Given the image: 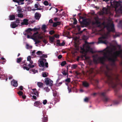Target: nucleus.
I'll return each mask as SVG.
<instances>
[{"label":"nucleus","instance_id":"obj_1","mask_svg":"<svg viewBox=\"0 0 122 122\" xmlns=\"http://www.w3.org/2000/svg\"><path fill=\"white\" fill-rule=\"evenodd\" d=\"M108 48L107 47L103 50L98 51L99 52L103 53V56L102 57H99L97 59L94 58L93 61L94 62L96 63L100 62L102 64H104L105 62L107 59L109 61L114 63L117 60L118 57H122V50L114 52L112 54V49L110 51L109 50H107Z\"/></svg>","mask_w":122,"mask_h":122},{"label":"nucleus","instance_id":"obj_2","mask_svg":"<svg viewBox=\"0 0 122 122\" xmlns=\"http://www.w3.org/2000/svg\"><path fill=\"white\" fill-rule=\"evenodd\" d=\"M107 71H105V75L106 80V83L113 88H116L117 86L120 85L122 87V81H121L118 77L119 75L118 74H113L110 71V69L107 66H106Z\"/></svg>","mask_w":122,"mask_h":122},{"label":"nucleus","instance_id":"obj_3","mask_svg":"<svg viewBox=\"0 0 122 122\" xmlns=\"http://www.w3.org/2000/svg\"><path fill=\"white\" fill-rule=\"evenodd\" d=\"M111 5H113L115 8L119 6H120L118 10V11L122 13V2L121 1H117L114 0L113 2H110Z\"/></svg>","mask_w":122,"mask_h":122},{"label":"nucleus","instance_id":"obj_4","mask_svg":"<svg viewBox=\"0 0 122 122\" xmlns=\"http://www.w3.org/2000/svg\"><path fill=\"white\" fill-rule=\"evenodd\" d=\"M109 91V89H108L107 90H105L103 92L99 93L100 95L102 97V100L104 102H107L110 100V98L108 97L106 95L107 92Z\"/></svg>","mask_w":122,"mask_h":122},{"label":"nucleus","instance_id":"obj_5","mask_svg":"<svg viewBox=\"0 0 122 122\" xmlns=\"http://www.w3.org/2000/svg\"><path fill=\"white\" fill-rule=\"evenodd\" d=\"M108 34H107L105 36H103L102 37L99 38H98V43H103L107 44V40H104L105 39H107L108 38Z\"/></svg>","mask_w":122,"mask_h":122},{"label":"nucleus","instance_id":"obj_6","mask_svg":"<svg viewBox=\"0 0 122 122\" xmlns=\"http://www.w3.org/2000/svg\"><path fill=\"white\" fill-rule=\"evenodd\" d=\"M38 32H36L34 33L33 35V37H32L31 38V39L33 40L35 42V44H37L39 43L40 42V41L39 40H38L37 39V35L38 34Z\"/></svg>","mask_w":122,"mask_h":122},{"label":"nucleus","instance_id":"obj_7","mask_svg":"<svg viewBox=\"0 0 122 122\" xmlns=\"http://www.w3.org/2000/svg\"><path fill=\"white\" fill-rule=\"evenodd\" d=\"M107 30L109 32L112 31L114 32L115 30L114 28V25L113 24H112L110 25H107L106 26Z\"/></svg>","mask_w":122,"mask_h":122},{"label":"nucleus","instance_id":"obj_8","mask_svg":"<svg viewBox=\"0 0 122 122\" xmlns=\"http://www.w3.org/2000/svg\"><path fill=\"white\" fill-rule=\"evenodd\" d=\"M48 78L46 79V80H45V84L46 85H49L50 86H52L53 81L51 80L50 79H48Z\"/></svg>","mask_w":122,"mask_h":122},{"label":"nucleus","instance_id":"obj_9","mask_svg":"<svg viewBox=\"0 0 122 122\" xmlns=\"http://www.w3.org/2000/svg\"><path fill=\"white\" fill-rule=\"evenodd\" d=\"M41 16V15L40 13L38 12L35 13L34 15L35 19L37 20H39Z\"/></svg>","mask_w":122,"mask_h":122},{"label":"nucleus","instance_id":"obj_10","mask_svg":"<svg viewBox=\"0 0 122 122\" xmlns=\"http://www.w3.org/2000/svg\"><path fill=\"white\" fill-rule=\"evenodd\" d=\"M79 21L81 25H89V22L87 21L86 19H83V20H82L81 21Z\"/></svg>","mask_w":122,"mask_h":122},{"label":"nucleus","instance_id":"obj_11","mask_svg":"<svg viewBox=\"0 0 122 122\" xmlns=\"http://www.w3.org/2000/svg\"><path fill=\"white\" fill-rule=\"evenodd\" d=\"M86 45V50L87 51H89L92 52V49L91 48L90 46L88 44V43H87L86 41H85Z\"/></svg>","mask_w":122,"mask_h":122},{"label":"nucleus","instance_id":"obj_12","mask_svg":"<svg viewBox=\"0 0 122 122\" xmlns=\"http://www.w3.org/2000/svg\"><path fill=\"white\" fill-rule=\"evenodd\" d=\"M43 118H42V122H47L48 121L47 116L43 114Z\"/></svg>","mask_w":122,"mask_h":122},{"label":"nucleus","instance_id":"obj_13","mask_svg":"<svg viewBox=\"0 0 122 122\" xmlns=\"http://www.w3.org/2000/svg\"><path fill=\"white\" fill-rule=\"evenodd\" d=\"M11 83V85L14 87H16L18 86L17 81L14 80H13Z\"/></svg>","mask_w":122,"mask_h":122},{"label":"nucleus","instance_id":"obj_14","mask_svg":"<svg viewBox=\"0 0 122 122\" xmlns=\"http://www.w3.org/2000/svg\"><path fill=\"white\" fill-rule=\"evenodd\" d=\"M28 20L27 19H24L23 20V22H21V24L22 25H28Z\"/></svg>","mask_w":122,"mask_h":122},{"label":"nucleus","instance_id":"obj_15","mask_svg":"<svg viewBox=\"0 0 122 122\" xmlns=\"http://www.w3.org/2000/svg\"><path fill=\"white\" fill-rule=\"evenodd\" d=\"M42 104L41 102L40 101H36L34 103V106H35L37 107L39 105Z\"/></svg>","mask_w":122,"mask_h":122},{"label":"nucleus","instance_id":"obj_16","mask_svg":"<svg viewBox=\"0 0 122 122\" xmlns=\"http://www.w3.org/2000/svg\"><path fill=\"white\" fill-rule=\"evenodd\" d=\"M83 85L85 87H88L89 86V84L86 81H84L83 82Z\"/></svg>","mask_w":122,"mask_h":122},{"label":"nucleus","instance_id":"obj_17","mask_svg":"<svg viewBox=\"0 0 122 122\" xmlns=\"http://www.w3.org/2000/svg\"><path fill=\"white\" fill-rule=\"evenodd\" d=\"M46 25H42L41 29L44 32H46Z\"/></svg>","mask_w":122,"mask_h":122},{"label":"nucleus","instance_id":"obj_18","mask_svg":"<svg viewBox=\"0 0 122 122\" xmlns=\"http://www.w3.org/2000/svg\"><path fill=\"white\" fill-rule=\"evenodd\" d=\"M61 22H54L53 25V26L54 27H56L57 26L60 24Z\"/></svg>","mask_w":122,"mask_h":122},{"label":"nucleus","instance_id":"obj_19","mask_svg":"<svg viewBox=\"0 0 122 122\" xmlns=\"http://www.w3.org/2000/svg\"><path fill=\"white\" fill-rule=\"evenodd\" d=\"M37 85L40 88H42L43 86V84L41 82H37Z\"/></svg>","mask_w":122,"mask_h":122},{"label":"nucleus","instance_id":"obj_20","mask_svg":"<svg viewBox=\"0 0 122 122\" xmlns=\"http://www.w3.org/2000/svg\"><path fill=\"white\" fill-rule=\"evenodd\" d=\"M17 8V11H18V13H20L23 12L22 10V9L20 6H18Z\"/></svg>","mask_w":122,"mask_h":122},{"label":"nucleus","instance_id":"obj_21","mask_svg":"<svg viewBox=\"0 0 122 122\" xmlns=\"http://www.w3.org/2000/svg\"><path fill=\"white\" fill-rule=\"evenodd\" d=\"M9 18L10 20H13L15 19V16L14 15H10L9 16Z\"/></svg>","mask_w":122,"mask_h":122},{"label":"nucleus","instance_id":"obj_22","mask_svg":"<svg viewBox=\"0 0 122 122\" xmlns=\"http://www.w3.org/2000/svg\"><path fill=\"white\" fill-rule=\"evenodd\" d=\"M18 25V24L17 25L16 23H14L11 24L10 26L12 28H14L17 27Z\"/></svg>","mask_w":122,"mask_h":122},{"label":"nucleus","instance_id":"obj_23","mask_svg":"<svg viewBox=\"0 0 122 122\" xmlns=\"http://www.w3.org/2000/svg\"><path fill=\"white\" fill-rule=\"evenodd\" d=\"M41 65L42 67H43L45 66L44 63L42 61H41L40 62V64H39V66L40 67H41Z\"/></svg>","mask_w":122,"mask_h":122},{"label":"nucleus","instance_id":"obj_24","mask_svg":"<svg viewBox=\"0 0 122 122\" xmlns=\"http://www.w3.org/2000/svg\"><path fill=\"white\" fill-rule=\"evenodd\" d=\"M99 20H98L96 21L95 24H96L98 25V27H100L101 26V22L99 21Z\"/></svg>","mask_w":122,"mask_h":122},{"label":"nucleus","instance_id":"obj_25","mask_svg":"<svg viewBox=\"0 0 122 122\" xmlns=\"http://www.w3.org/2000/svg\"><path fill=\"white\" fill-rule=\"evenodd\" d=\"M49 40L51 43L53 42L55 38L54 37H49Z\"/></svg>","mask_w":122,"mask_h":122},{"label":"nucleus","instance_id":"obj_26","mask_svg":"<svg viewBox=\"0 0 122 122\" xmlns=\"http://www.w3.org/2000/svg\"><path fill=\"white\" fill-rule=\"evenodd\" d=\"M33 90L34 91V93H33V94L37 96H38L39 93L36 90V89H33Z\"/></svg>","mask_w":122,"mask_h":122},{"label":"nucleus","instance_id":"obj_27","mask_svg":"<svg viewBox=\"0 0 122 122\" xmlns=\"http://www.w3.org/2000/svg\"><path fill=\"white\" fill-rule=\"evenodd\" d=\"M31 31H32V29L30 28H28L25 30L26 32L27 33H30V32Z\"/></svg>","mask_w":122,"mask_h":122},{"label":"nucleus","instance_id":"obj_28","mask_svg":"<svg viewBox=\"0 0 122 122\" xmlns=\"http://www.w3.org/2000/svg\"><path fill=\"white\" fill-rule=\"evenodd\" d=\"M119 101L118 100H115L113 101V103L114 105H117L119 103Z\"/></svg>","mask_w":122,"mask_h":122},{"label":"nucleus","instance_id":"obj_29","mask_svg":"<svg viewBox=\"0 0 122 122\" xmlns=\"http://www.w3.org/2000/svg\"><path fill=\"white\" fill-rule=\"evenodd\" d=\"M62 73L64 75L66 76L67 75V77H68V73L66 72L65 71H63L62 72Z\"/></svg>","mask_w":122,"mask_h":122},{"label":"nucleus","instance_id":"obj_30","mask_svg":"<svg viewBox=\"0 0 122 122\" xmlns=\"http://www.w3.org/2000/svg\"><path fill=\"white\" fill-rule=\"evenodd\" d=\"M22 59V58L21 57H20L19 58H18L17 59V62L18 63H20Z\"/></svg>","mask_w":122,"mask_h":122},{"label":"nucleus","instance_id":"obj_31","mask_svg":"<svg viewBox=\"0 0 122 122\" xmlns=\"http://www.w3.org/2000/svg\"><path fill=\"white\" fill-rule=\"evenodd\" d=\"M66 64V61H62L61 63V66H64Z\"/></svg>","mask_w":122,"mask_h":122},{"label":"nucleus","instance_id":"obj_32","mask_svg":"<svg viewBox=\"0 0 122 122\" xmlns=\"http://www.w3.org/2000/svg\"><path fill=\"white\" fill-rule=\"evenodd\" d=\"M65 81L69 83L71 82V78H68L65 80Z\"/></svg>","mask_w":122,"mask_h":122},{"label":"nucleus","instance_id":"obj_33","mask_svg":"<svg viewBox=\"0 0 122 122\" xmlns=\"http://www.w3.org/2000/svg\"><path fill=\"white\" fill-rule=\"evenodd\" d=\"M36 54L37 55L39 56L41 54H42V53L41 51H38L37 52H36Z\"/></svg>","mask_w":122,"mask_h":122},{"label":"nucleus","instance_id":"obj_34","mask_svg":"<svg viewBox=\"0 0 122 122\" xmlns=\"http://www.w3.org/2000/svg\"><path fill=\"white\" fill-rule=\"evenodd\" d=\"M17 16L18 17L20 18H22L23 16V14L21 13H19L18 14Z\"/></svg>","mask_w":122,"mask_h":122},{"label":"nucleus","instance_id":"obj_35","mask_svg":"<svg viewBox=\"0 0 122 122\" xmlns=\"http://www.w3.org/2000/svg\"><path fill=\"white\" fill-rule=\"evenodd\" d=\"M73 20H74V22L73 23V24L74 25L76 24L77 23V21L76 20V18H74Z\"/></svg>","mask_w":122,"mask_h":122},{"label":"nucleus","instance_id":"obj_36","mask_svg":"<svg viewBox=\"0 0 122 122\" xmlns=\"http://www.w3.org/2000/svg\"><path fill=\"white\" fill-rule=\"evenodd\" d=\"M42 76L44 77H47L48 75L47 74L46 72L43 73H42Z\"/></svg>","mask_w":122,"mask_h":122},{"label":"nucleus","instance_id":"obj_37","mask_svg":"<svg viewBox=\"0 0 122 122\" xmlns=\"http://www.w3.org/2000/svg\"><path fill=\"white\" fill-rule=\"evenodd\" d=\"M44 89L45 90L46 92H48L50 91V89L48 88V87H45L44 88Z\"/></svg>","mask_w":122,"mask_h":122},{"label":"nucleus","instance_id":"obj_38","mask_svg":"<svg viewBox=\"0 0 122 122\" xmlns=\"http://www.w3.org/2000/svg\"><path fill=\"white\" fill-rule=\"evenodd\" d=\"M36 51L35 50H34L32 52L31 55L34 56L36 57V56L35 55V53Z\"/></svg>","mask_w":122,"mask_h":122},{"label":"nucleus","instance_id":"obj_39","mask_svg":"<svg viewBox=\"0 0 122 122\" xmlns=\"http://www.w3.org/2000/svg\"><path fill=\"white\" fill-rule=\"evenodd\" d=\"M17 93L20 96H22L23 94V92L21 91H19L17 92Z\"/></svg>","mask_w":122,"mask_h":122},{"label":"nucleus","instance_id":"obj_40","mask_svg":"<svg viewBox=\"0 0 122 122\" xmlns=\"http://www.w3.org/2000/svg\"><path fill=\"white\" fill-rule=\"evenodd\" d=\"M45 5H49V3L47 1H45L43 3Z\"/></svg>","mask_w":122,"mask_h":122},{"label":"nucleus","instance_id":"obj_41","mask_svg":"<svg viewBox=\"0 0 122 122\" xmlns=\"http://www.w3.org/2000/svg\"><path fill=\"white\" fill-rule=\"evenodd\" d=\"M28 66L30 68H33L35 67V65H31L30 64H28Z\"/></svg>","mask_w":122,"mask_h":122},{"label":"nucleus","instance_id":"obj_42","mask_svg":"<svg viewBox=\"0 0 122 122\" xmlns=\"http://www.w3.org/2000/svg\"><path fill=\"white\" fill-rule=\"evenodd\" d=\"M40 29V28H34L33 29H32V31H37L38 30H39Z\"/></svg>","mask_w":122,"mask_h":122},{"label":"nucleus","instance_id":"obj_43","mask_svg":"<svg viewBox=\"0 0 122 122\" xmlns=\"http://www.w3.org/2000/svg\"><path fill=\"white\" fill-rule=\"evenodd\" d=\"M23 68L24 69H26L27 71H29L30 70V68L28 67H27L26 66H24L23 67Z\"/></svg>","mask_w":122,"mask_h":122},{"label":"nucleus","instance_id":"obj_44","mask_svg":"<svg viewBox=\"0 0 122 122\" xmlns=\"http://www.w3.org/2000/svg\"><path fill=\"white\" fill-rule=\"evenodd\" d=\"M55 33L54 31L53 30H51L49 31V34L51 35H52Z\"/></svg>","mask_w":122,"mask_h":122},{"label":"nucleus","instance_id":"obj_45","mask_svg":"<svg viewBox=\"0 0 122 122\" xmlns=\"http://www.w3.org/2000/svg\"><path fill=\"white\" fill-rule=\"evenodd\" d=\"M77 67V65L76 64H73L72 65V68L75 69Z\"/></svg>","mask_w":122,"mask_h":122},{"label":"nucleus","instance_id":"obj_46","mask_svg":"<svg viewBox=\"0 0 122 122\" xmlns=\"http://www.w3.org/2000/svg\"><path fill=\"white\" fill-rule=\"evenodd\" d=\"M31 56H29L27 57V61H30L31 60Z\"/></svg>","mask_w":122,"mask_h":122},{"label":"nucleus","instance_id":"obj_47","mask_svg":"<svg viewBox=\"0 0 122 122\" xmlns=\"http://www.w3.org/2000/svg\"><path fill=\"white\" fill-rule=\"evenodd\" d=\"M13 1L17 3L18 4H20V2L19 1L17 0H13Z\"/></svg>","mask_w":122,"mask_h":122},{"label":"nucleus","instance_id":"obj_48","mask_svg":"<svg viewBox=\"0 0 122 122\" xmlns=\"http://www.w3.org/2000/svg\"><path fill=\"white\" fill-rule=\"evenodd\" d=\"M57 43H56L57 44L59 45L60 46V40H57Z\"/></svg>","mask_w":122,"mask_h":122},{"label":"nucleus","instance_id":"obj_49","mask_svg":"<svg viewBox=\"0 0 122 122\" xmlns=\"http://www.w3.org/2000/svg\"><path fill=\"white\" fill-rule=\"evenodd\" d=\"M26 46H27V49H30H30H31L32 47V46H29V45H28V44H27L26 45Z\"/></svg>","mask_w":122,"mask_h":122},{"label":"nucleus","instance_id":"obj_50","mask_svg":"<svg viewBox=\"0 0 122 122\" xmlns=\"http://www.w3.org/2000/svg\"><path fill=\"white\" fill-rule=\"evenodd\" d=\"M32 71L34 72V73H36L38 72L37 70H36L35 69H32Z\"/></svg>","mask_w":122,"mask_h":122},{"label":"nucleus","instance_id":"obj_51","mask_svg":"<svg viewBox=\"0 0 122 122\" xmlns=\"http://www.w3.org/2000/svg\"><path fill=\"white\" fill-rule=\"evenodd\" d=\"M47 102V100H45L43 101V104L44 105H45L46 104Z\"/></svg>","mask_w":122,"mask_h":122},{"label":"nucleus","instance_id":"obj_52","mask_svg":"<svg viewBox=\"0 0 122 122\" xmlns=\"http://www.w3.org/2000/svg\"><path fill=\"white\" fill-rule=\"evenodd\" d=\"M41 56L43 57L47 58V56L46 55L43 54L42 55V56Z\"/></svg>","mask_w":122,"mask_h":122},{"label":"nucleus","instance_id":"obj_53","mask_svg":"<svg viewBox=\"0 0 122 122\" xmlns=\"http://www.w3.org/2000/svg\"><path fill=\"white\" fill-rule=\"evenodd\" d=\"M15 23H18V24L20 23V20L18 19H17L15 22Z\"/></svg>","mask_w":122,"mask_h":122},{"label":"nucleus","instance_id":"obj_54","mask_svg":"<svg viewBox=\"0 0 122 122\" xmlns=\"http://www.w3.org/2000/svg\"><path fill=\"white\" fill-rule=\"evenodd\" d=\"M94 19L95 21L99 20V18L98 17H96L94 18Z\"/></svg>","mask_w":122,"mask_h":122},{"label":"nucleus","instance_id":"obj_55","mask_svg":"<svg viewBox=\"0 0 122 122\" xmlns=\"http://www.w3.org/2000/svg\"><path fill=\"white\" fill-rule=\"evenodd\" d=\"M65 44V43L63 41L61 43H60V46H63Z\"/></svg>","mask_w":122,"mask_h":122},{"label":"nucleus","instance_id":"obj_56","mask_svg":"<svg viewBox=\"0 0 122 122\" xmlns=\"http://www.w3.org/2000/svg\"><path fill=\"white\" fill-rule=\"evenodd\" d=\"M23 86H20L19 87V88L20 91H22L23 90Z\"/></svg>","mask_w":122,"mask_h":122},{"label":"nucleus","instance_id":"obj_57","mask_svg":"<svg viewBox=\"0 0 122 122\" xmlns=\"http://www.w3.org/2000/svg\"><path fill=\"white\" fill-rule=\"evenodd\" d=\"M115 95H117V89H115Z\"/></svg>","mask_w":122,"mask_h":122},{"label":"nucleus","instance_id":"obj_58","mask_svg":"<svg viewBox=\"0 0 122 122\" xmlns=\"http://www.w3.org/2000/svg\"><path fill=\"white\" fill-rule=\"evenodd\" d=\"M54 36L56 38H59V35H56V34H55V35Z\"/></svg>","mask_w":122,"mask_h":122},{"label":"nucleus","instance_id":"obj_59","mask_svg":"<svg viewBox=\"0 0 122 122\" xmlns=\"http://www.w3.org/2000/svg\"><path fill=\"white\" fill-rule=\"evenodd\" d=\"M22 96V98L24 99H25L26 98V96L25 95H22L21 96Z\"/></svg>","mask_w":122,"mask_h":122},{"label":"nucleus","instance_id":"obj_60","mask_svg":"<svg viewBox=\"0 0 122 122\" xmlns=\"http://www.w3.org/2000/svg\"><path fill=\"white\" fill-rule=\"evenodd\" d=\"M119 36V35H118L116 34L113 37L114 38H115L118 36Z\"/></svg>","mask_w":122,"mask_h":122},{"label":"nucleus","instance_id":"obj_61","mask_svg":"<svg viewBox=\"0 0 122 122\" xmlns=\"http://www.w3.org/2000/svg\"><path fill=\"white\" fill-rule=\"evenodd\" d=\"M62 56L61 55H59L58 56V59H60L62 58Z\"/></svg>","mask_w":122,"mask_h":122},{"label":"nucleus","instance_id":"obj_62","mask_svg":"<svg viewBox=\"0 0 122 122\" xmlns=\"http://www.w3.org/2000/svg\"><path fill=\"white\" fill-rule=\"evenodd\" d=\"M35 8H37V9L38 8V6L37 4H35Z\"/></svg>","mask_w":122,"mask_h":122},{"label":"nucleus","instance_id":"obj_63","mask_svg":"<svg viewBox=\"0 0 122 122\" xmlns=\"http://www.w3.org/2000/svg\"><path fill=\"white\" fill-rule=\"evenodd\" d=\"M32 97L35 100H36L37 99V98L36 97L35 95L33 96Z\"/></svg>","mask_w":122,"mask_h":122},{"label":"nucleus","instance_id":"obj_64","mask_svg":"<svg viewBox=\"0 0 122 122\" xmlns=\"http://www.w3.org/2000/svg\"><path fill=\"white\" fill-rule=\"evenodd\" d=\"M88 98L87 97L86 98H85L84 100V101L85 102H87L88 101Z\"/></svg>","mask_w":122,"mask_h":122}]
</instances>
